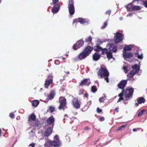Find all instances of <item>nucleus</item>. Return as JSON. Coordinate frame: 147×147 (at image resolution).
<instances>
[{
	"mask_svg": "<svg viewBox=\"0 0 147 147\" xmlns=\"http://www.w3.org/2000/svg\"><path fill=\"white\" fill-rule=\"evenodd\" d=\"M97 74L98 76L100 77L99 78H104L107 83L109 82L108 77L109 74L106 68L101 67L100 69L99 70Z\"/></svg>",
	"mask_w": 147,
	"mask_h": 147,
	"instance_id": "f257e3e1",
	"label": "nucleus"
},
{
	"mask_svg": "<svg viewBox=\"0 0 147 147\" xmlns=\"http://www.w3.org/2000/svg\"><path fill=\"white\" fill-rule=\"evenodd\" d=\"M131 67L133 70L128 73L127 76L128 77L127 78H129V80H134L135 79L133 78L134 76L139 73L140 70V67L137 64H135L132 66Z\"/></svg>",
	"mask_w": 147,
	"mask_h": 147,
	"instance_id": "f03ea898",
	"label": "nucleus"
},
{
	"mask_svg": "<svg viewBox=\"0 0 147 147\" xmlns=\"http://www.w3.org/2000/svg\"><path fill=\"white\" fill-rule=\"evenodd\" d=\"M134 92V89L131 87H128L124 90V96L126 101L132 98Z\"/></svg>",
	"mask_w": 147,
	"mask_h": 147,
	"instance_id": "7ed1b4c3",
	"label": "nucleus"
},
{
	"mask_svg": "<svg viewBox=\"0 0 147 147\" xmlns=\"http://www.w3.org/2000/svg\"><path fill=\"white\" fill-rule=\"evenodd\" d=\"M72 104L76 109H79L80 108L81 102L78 99L76 98H74L72 100Z\"/></svg>",
	"mask_w": 147,
	"mask_h": 147,
	"instance_id": "20e7f679",
	"label": "nucleus"
},
{
	"mask_svg": "<svg viewBox=\"0 0 147 147\" xmlns=\"http://www.w3.org/2000/svg\"><path fill=\"white\" fill-rule=\"evenodd\" d=\"M114 41L116 43H117L121 42L123 40L124 35L122 33L119 32H117Z\"/></svg>",
	"mask_w": 147,
	"mask_h": 147,
	"instance_id": "39448f33",
	"label": "nucleus"
},
{
	"mask_svg": "<svg viewBox=\"0 0 147 147\" xmlns=\"http://www.w3.org/2000/svg\"><path fill=\"white\" fill-rule=\"evenodd\" d=\"M46 140L45 143L44 145L45 147H50L51 145L55 147L58 146L59 144L58 142L51 141L49 139H47Z\"/></svg>",
	"mask_w": 147,
	"mask_h": 147,
	"instance_id": "423d86ee",
	"label": "nucleus"
},
{
	"mask_svg": "<svg viewBox=\"0 0 147 147\" xmlns=\"http://www.w3.org/2000/svg\"><path fill=\"white\" fill-rule=\"evenodd\" d=\"M84 42L83 40H80L74 45L73 48L74 50H77L82 47L84 45Z\"/></svg>",
	"mask_w": 147,
	"mask_h": 147,
	"instance_id": "0eeeda50",
	"label": "nucleus"
},
{
	"mask_svg": "<svg viewBox=\"0 0 147 147\" xmlns=\"http://www.w3.org/2000/svg\"><path fill=\"white\" fill-rule=\"evenodd\" d=\"M129 80V78H127L126 80H123L121 81L118 84V88L120 89H121L122 90H124V89L127 84V81Z\"/></svg>",
	"mask_w": 147,
	"mask_h": 147,
	"instance_id": "6e6552de",
	"label": "nucleus"
},
{
	"mask_svg": "<svg viewBox=\"0 0 147 147\" xmlns=\"http://www.w3.org/2000/svg\"><path fill=\"white\" fill-rule=\"evenodd\" d=\"M90 83V80L88 79L85 78L80 83L79 85L80 86H83L84 85L88 86Z\"/></svg>",
	"mask_w": 147,
	"mask_h": 147,
	"instance_id": "1a4fd4ad",
	"label": "nucleus"
},
{
	"mask_svg": "<svg viewBox=\"0 0 147 147\" xmlns=\"http://www.w3.org/2000/svg\"><path fill=\"white\" fill-rule=\"evenodd\" d=\"M59 99L60 103V105L58 107L59 109L60 110L62 109H64V97L61 96L59 97Z\"/></svg>",
	"mask_w": 147,
	"mask_h": 147,
	"instance_id": "9d476101",
	"label": "nucleus"
},
{
	"mask_svg": "<svg viewBox=\"0 0 147 147\" xmlns=\"http://www.w3.org/2000/svg\"><path fill=\"white\" fill-rule=\"evenodd\" d=\"M93 49V47L89 46L86 47L83 51L88 56Z\"/></svg>",
	"mask_w": 147,
	"mask_h": 147,
	"instance_id": "9b49d317",
	"label": "nucleus"
},
{
	"mask_svg": "<svg viewBox=\"0 0 147 147\" xmlns=\"http://www.w3.org/2000/svg\"><path fill=\"white\" fill-rule=\"evenodd\" d=\"M133 56V54L131 52H123V57L125 59H131Z\"/></svg>",
	"mask_w": 147,
	"mask_h": 147,
	"instance_id": "f8f14e48",
	"label": "nucleus"
},
{
	"mask_svg": "<svg viewBox=\"0 0 147 147\" xmlns=\"http://www.w3.org/2000/svg\"><path fill=\"white\" fill-rule=\"evenodd\" d=\"M60 5L59 4L57 3L55 5L52 9V11L54 13H57L59 9Z\"/></svg>",
	"mask_w": 147,
	"mask_h": 147,
	"instance_id": "ddd939ff",
	"label": "nucleus"
},
{
	"mask_svg": "<svg viewBox=\"0 0 147 147\" xmlns=\"http://www.w3.org/2000/svg\"><path fill=\"white\" fill-rule=\"evenodd\" d=\"M54 118L53 116H51L47 120V124L49 125H52V128L53 127L54 125Z\"/></svg>",
	"mask_w": 147,
	"mask_h": 147,
	"instance_id": "4468645a",
	"label": "nucleus"
},
{
	"mask_svg": "<svg viewBox=\"0 0 147 147\" xmlns=\"http://www.w3.org/2000/svg\"><path fill=\"white\" fill-rule=\"evenodd\" d=\"M88 56L87 54L83 51L78 56V57L80 60L85 59Z\"/></svg>",
	"mask_w": 147,
	"mask_h": 147,
	"instance_id": "2eb2a0df",
	"label": "nucleus"
},
{
	"mask_svg": "<svg viewBox=\"0 0 147 147\" xmlns=\"http://www.w3.org/2000/svg\"><path fill=\"white\" fill-rule=\"evenodd\" d=\"M53 128L52 127L48 128L44 132V135L47 137L49 136L52 133Z\"/></svg>",
	"mask_w": 147,
	"mask_h": 147,
	"instance_id": "dca6fc26",
	"label": "nucleus"
},
{
	"mask_svg": "<svg viewBox=\"0 0 147 147\" xmlns=\"http://www.w3.org/2000/svg\"><path fill=\"white\" fill-rule=\"evenodd\" d=\"M53 82V79L51 78L49 80H46L45 83L44 84L45 87L47 88Z\"/></svg>",
	"mask_w": 147,
	"mask_h": 147,
	"instance_id": "f3484780",
	"label": "nucleus"
},
{
	"mask_svg": "<svg viewBox=\"0 0 147 147\" xmlns=\"http://www.w3.org/2000/svg\"><path fill=\"white\" fill-rule=\"evenodd\" d=\"M109 49L111 51H113L114 52H116L117 51V47L114 45L111 44L109 45Z\"/></svg>",
	"mask_w": 147,
	"mask_h": 147,
	"instance_id": "a211bd4d",
	"label": "nucleus"
},
{
	"mask_svg": "<svg viewBox=\"0 0 147 147\" xmlns=\"http://www.w3.org/2000/svg\"><path fill=\"white\" fill-rule=\"evenodd\" d=\"M100 57V55L96 53H95L93 56V59L94 61H97L98 60Z\"/></svg>",
	"mask_w": 147,
	"mask_h": 147,
	"instance_id": "6ab92c4d",
	"label": "nucleus"
},
{
	"mask_svg": "<svg viewBox=\"0 0 147 147\" xmlns=\"http://www.w3.org/2000/svg\"><path fill=\"white\" fill-rule=\"evenodd\" d=\"M55 94L56 93L55 91H52L48 96L49 99L50 100H52Z\"/></svg>",
	"mask_w": 147,
	"mask_h": 147,
	"instance_id": "aec40b11",
	"label": "nucleus"
},
{
	"mask_svg": "<svg viewBox=\"0 0 147 147\" xmlns=\"http://www.w3.org/2000/svg\"><path fill=\"white\" fill-rule=\"evenodd\" d=\"M36 119V117L34 114H32L29 117L28 121L30 122L31 121H34Z\"/></svg>",
	"mask_w": 147,
	"mask_h": 147,
	"instance_id": "412c9836",
	"label": "nucleus"
},
{
	"mask_svg": "<svg viewBox=\"0 0 147 147\" xmlns=\"http://www.w3.org/2000/svg\"><path fill=\"white\" fill-rule=\"evenodd\" d=\"M132 2L131 3H130L127 5L126 7L127 9V11H133V5L132 4Z\"/></svg>",
	"mask_w": 147,
	"mask_h": 147,
	"instance_id": "4be33fe9",
	"label": "nucleus"
},
{
	"mask_svg": "<svg viewBox=\"0 0 147 147\" xmlns=\"http://www.w3.org/2000/svg\"><path fill=\"white\" fill-rule=\"evenodd\" d=\"M68 8L70 14L71 15H73L75 12L74 7H69Z\"/></svg>",
	"mask_w": 147,
	"mask_h": 147,
	"instance_id": "5701e85b",
	"label": "nucleus"
},
{
	"mask_svg": "<svg viewBox=\"0 0 147 147\" xmlns=\"http://www.w3.org/2000/svg\"><path fill=\"white\" fill-rule=\"evenodd\" d=\"M91 101H89L87 102V104L86 105H85L84 108H83L82 110L83 111H85L86 110L85 109V108H86V110L88 109V108L91 105Z\"/></svg>",
	"mask_w": 147,
	"mask_h": 147,
	"instance_id": "b1692460",
	"label": "nucleus"
},
{
	"mask_svg": "<svg viewBox=\"0 0 147 147\" xmlns=\"http://www.w3.org/2000/svg\"><path fill=\"white\" fill-rule=\"evenodd\" d=\"M102 48L99 45L95 46L94 47V50L96 52H99L102 50Z\"/></svg>",
	"mask_w": 147,
	"mask_h": 147,
	"instance_id": "393cba45",
	"label": "nucleus"
},
{
	"mask_svg": "<svg viewBox=\"0 0 147 147\" xmlns=\"http://www.w3.org/2000/svg\"><path fill=\"white\" fill-rule=\"evenodd\" d=\"M107 56L108 59H111L113 58V56L112 53L110 51H108L107 54Z\"/></svg>",
	"mask_w": 147,
	"mask_h": 147,
	"instance_id": "a878e982",
	"label": "nucleus"
},
{
	"mask_svg": "<svg viewBox=\"0 0 147 147\" xmlns=\"http://www.w3.org/2000/svg\"><path fill=\"white\" fill-rule=\"evenodd\" d=\"M54 140L53 141V142H58L59 143V144L58 146H60L61 145V142L59 139V137L57 135H56L54 137Z\"/></svg>",
	"mask_w": 147,
	"mask_h": 147,
	"instance_id": "bb28decb",
	"label": "nucleus"
},
{
	"mask_svg": "<svg viewBox=\"0 0 147 147\" xmlns=\"http://www.w3.org/2000/svg\"><path fill=\"white\" fill-rule=\"evenodd\" d=\"M131 48L129 46H125L123 49V52H126L127 51H131Z\"/></svg>",
	"mask_w": 147,
	"mask_h": 147,
	"instance_id": "cd10ccee",
	"label": "nucleus"
},
{
	"mask_svg": "<svg viewBox=\"0 0 147 147\" xmlns=\"http://www.w3.org/2000/svg\"><path fill=\"white\" fill-rule=\"evenodd\" d=\"M145 101V99L142 97H141L139 98L137 100V102L138 103L141 104L142 103H144Z\"/></svg>",
	"mask_w": 147,
	"mask_h": 147,
	"instance_id": "c85d7f7f",
	"label": "nucleus"
},
{
	"mask_svg": "<svg viewBox=\"0 0 147 147\" xmlns=\"http://www.w3.org/2000/svg\"><path fill=\"white\" fill-rule=\"evenodd\" d=\"M74 3L73 0H69V4H68V7H74Z\"/></svg>",
	"mask_w": 147,
	"mask_h": 147,
	"instance_id": "c756f323",
	"label": "nucleus"
},
{
	"mask_svg": "<svg viewBox=\"0 0 147 147\" xmlns=\"http://www.w3.org/2000/svg\"><path fill=\"white\" fill-rule=\"evenodd\" d=\"M39 102L37 100H34L32 102V105L34 107H36L39 104Z\"/></svg>",
	"mask_w": 147,
	"mask_h": 147,
	"instance_id": "7c9ffc66",
	"label": "nucleus"
},
{
	"mask_svg": "<svg viewBox=\"0 0 147 147\" xmlns=\"http://www.w3.org/2000/svg\"><path fill=\"white\" fill-rule=\"evenodd\" d=\"M92 37L91 36H90L86 38L85 41L86 42L91 43L92 41Z\"/></svg>",
	"mask_w": 147,
	"mask_h": 147,
	"instance_id": "2f4dec72",
	"label": "nucleus"
},
{
	"mask_svg": "<svg viewBox=\"0 0 147 147\" xmlns=\"http://www.w3.org/2000/svg\"><path fill=\"white\" fill-rule=\"evenodd\" d=\"M101 51H102L101 54L103 55L107 54L108 52L107 49L106 48L104 49L102 48V50Z\"/></svg>",
	"mask_w": 147,
	"mask_h": 147,
	"instance_id": "473e14b6",
	"label": "nucleus"
},
{
	"mask_svg": "<svg viewBox=\"0 0 147 147\" xmlns=\"http://www.w3.org/2000/svg\"><path fill=\"white\" fill-rule=\"evenodd\" d=\"M34 125L35 126H36L38 129H39L41 127L40 123L38 121H37L35 123Z\"/></svg>",
	"mask_w": 147,
	"mask_h": 147,
	"instance_id": "72a5a7b5",
	"label": "nucleus"
},
{
	"mask_svg": "<svg viewBox=\"0 0 147 147\" xmlns=\"http://www.w3.org/2000/svg\"><path fill=\"white\" fill-rule=\"evenodd\" d=\"M141 9L140 7L138 6H134L133 7V10H138Z\"/></svg>",
	"mask_w": 147,
	"mask_h": 147,
	"instance_id": "f704fd0d",
	"label": "nucleus"
},
{
	"mask_svg": "<svg viewBox=\"0 0 147 147\" xmlns=\"http://www.w3.org/2000/svg\"><path fill=\"white\" fill-rule=\"evenodd\" d=\"M79 18V22L81 24H84L86 22L85 20L82 18Z\"/></svg>",
	"mask_w": 147,
	"mask_h": 147,
	"instance_id": "c9c22d12",
	"label": "nucleus"
},
{
	"mask_svg": "<svg viewBox=\"0 0 147 147\" xmlns=\"http://www.w3.org/2000/svg\"><path fill=\"white\" fill-rule=\"evenodd\" d=\"M146 111L145 110L143 109L138 114V117H140L142 116L144 112Z\"/></svg>",
	"mask_w": 147,
	"mask_h": 147,
	"instance_id": "e433bc0d",
	"label": "nucleus"
},
{
	"mask_svg": "<svg viewBox=\"0 0 147 147\" xmlns=\"http://www.w3.org/2000/svg\"><path fill=\"white\" fill-rule=\"evenodd\" d=\"M106 97H102L100 98L99 99V101L101 103L104 102V101L105 100Z\"/></svg>",
	"mask_w": 147,
	"mask_h": 147,
	"instance_id": "4c0bfd02",
	"label": "nucleus"
},
{
	"mask_svg": "<svg viewBox=\"0 0 147 147\" xmlns=\"http://www.w3.org/2000/svg\"><path fill=\"white\" fill-rule=\"evenodd\" d=\"M97 90V89L95 86H93L91 88V91L93 92H95Z\"/></svg>",
	"mask_w": 147,
	"mask_h": 147,
	"instance_id": "58836bf2",
	"label": "nucleus"
},
{
	"mask_svg": "<svg viewBox=\"0 0 147 147\" xmlns=\"http://www.w3.org/2000/svg\"><path fill=\"white\" fill-rule=\"evenodd\" d=\"M107 22L106 21L104 23L103 25L101 27V28L102 29H104L106 27V26H107Z\"/></svg>",
	"mask_w": 147,
	"mask_h": 147,
	"instance_id": "ea45409f",
	"label": "nucleus"
},
{
	"mask_svg": "<svg viewBox=\"0 0 147 147\" xmlns=\"http://www.w3.org/2000/svg\"><path fill=\"white\" fill-rule=\"evenodd\" d=\"M124 90H122V92L118 94V96H119V97H123V94H124Z\"/></svg>",
	"mask_w": 147,
	"mask_h": 147,
	"instance_id": "a19ab883",
	"label": "nucleus"
},
{
	"mask_svg": "<svg viewBox=\"0 0 147 147\" xmlns=\"http://www.w3.org/2000/svg\"><path fill=\"white\" fill-rule=\"evenodd\" d=\"M55 109V108L54 107L52 106H51L49 107V110L51 112H53Z\"/></svg>",
	"mask_w": 147,
	"mask_h": 147,
	"instance_id": "79ce46f5",
	"label": "nucleus"
},
{
	"mask_svg": "<svg viewBox=\"0 0 147 147\" xmlns=\"http://www.w3.org/2000/svg\"><path fill=\"white\" fill-rule=\"evenodd\" d=\"M79 22V18L75 19L73 21V24H74L76 22Z\"/></svg>",
	"mask_w": 147,
	"mask_h": 147,
	"instance_id": "37998d69",
	"label": "nucleus"
},
{
	"mask_svg": "<svg viewBox=\"0 0 147 147\" xmlns=\"http://www.w3.org/2000/svg\"><path fill=\"white\" fill-rule=\"evenodd\" d=\"M126 125H122L121 126L119 127L118 129H117V130H121L122 128H124L126 126Z\"/></svg>",
	"mask_w": 147,
	"mask_h": 147,
	"instance_id": "c03bdc74",
	"label": "nucleus"
},
{
	"mask_svg": "<svg viewBox=\"0 0 147 147\" xmlns=\"http://www.w3.org/2000/svg\"><path fill=\"white\" fill-rule=\"evenodd\" d=\"M123 69L125 73H126L128 71L127 69V67L126 66H123Z\"/></svg>",
	"mask_w": 147,
	"mask_h": 147,
	"instance_id": "a18cd8bd",
	"label": "nucleus"
},
{
	"mask_svg": "<svg viewBox=\"0 0 147 147\" xmlns=\"http://www.w3.org/2000/svg\"><path fill=\"white\" fill-rule=\"evenodd\" d=\"M9 116L11 119H13L14 118L15 116L13 113H11L9 114Z\"/></svg>",
	"mask_w": 147,
	"mask_h": 147,
	"instance_id": "49530a36",
	"label": "nucleus"
},
{
	"mask_svg": "<svg viewBox=\"0 0 147 147\" xmlns=\"http://www.w3.org/2000/svg\"><path fill=\"white\" fill-rule=\"evenodd\" d=\"M28 131L29 133H33V130L30 127L28 129Z\"/></svg>",
	"mask_w": 147,
	"mask_h": 147,
	"instance_id": "de8ad7c7",
	"label": "nucleus"
},
{
	"mask_svg": "<svg viewBox=\"0 0 147 147\" xmlns=\"http://www.w3.org/2000/svg\"><path fill=\"white\" fill-rule=\"evenodd\" d=\"M111 12V11L110 10H108L106 11V14L109 16Z\"/></svg>",
	"mask_w": 147,
	"mask_h": 147,
	"instance_id": "09e8293b",
	"label": "nucleus"
},
{
	"mask_svg": "<svg viewBox=\"0 0 147 147\" xmlns=\"http://www.w3.org/2000/svg\"><path fill=\"white\" fill-rule=\"evenodd\" d=\"M124 100V98L123 97H119V98L118 99L117 102H118L121 101L122 100Z\"/></svg>",
	"mask_w": 147,
	"mask_h": 147,
	"instance_id": "8fccbe9b",
	"label": "nucleus"
},
{
	"mask_svg": "<svg viewBox=\"0 0 147 147\" xmlns=\"http://www.w3.org/2000/svg\"><path fill=\"white\" fill-rule=\"evenodd\" d=\"M97 111L98 113H99L102 112V109H100L99 108H97Z\"/></svg>",
	"mask_w": 147,
	"mask_h": 147,
	"instance_id": "3c124183",
	"label": "nucleus"
},
{
	"mask_svg": "<svg viewBox=\"0 0 147 147\" xmlns=\"http://www.w3.org/2000/svg\"><path fill=\"white\" fill-rule=\"evenodd\" d=\"M138 58L139 59H142L143 58L142 55V54H141L140 55H138Z\"/></svg>",
	"mask_w": 147,
	"mask_h": 147,
	"instance_id": "603ef678",
	"label": "nucleus"
},
{
	"mask_svg": "<svg viewBox=\"0 0 147 147\" xmlns=\"http://www.w3.org/2000/svg\"><path fill=\"white\" fill-rule=\"evenodd\" d=\"M83 90H82V89H80L79 91V95H80L82 94L83 93Z\"/></svg>",
	"mask_w": 147,
	"mask_h": 147,
	"instance_id": "864d4df0",
	"label": "nucleus"
},
{
	"mask_svg": "<svg viewBox=\"0 0 147 147\" xmlns=\"http://www.w3.org/2000/svg\"><path fill=\"white\" fill-rule=\"evenodd\" d=\"M105 120V118L103 117H101L99 119V121H104Z\"/></svg>",
	"mask_w": 147,
	"mask_h": 147,
	"instance_id": "5fc2aeb1",
	"label": "nucleus"
},
{
	"mask_svg": "<svg viewBox=\"0 0 147 147\" xmlns=\"http://www.w3.org/2000/svg\"><path fill=\"white\" fill-rule=\"evenodd\" d=\"M59 0H52L53 4L57 3L58 1Z\"/></svg>",
	"mask_w": 147,
	"mask_h": 147,
	"instance_id": "6e6d98bb",
	"label": "nucleus"
},
{
	"mask_svg": "<svg viewBox=\"0 0 147 147\" xmlns=\"http://www.w3.org/2000/svg\"><path fill=\"white\" fill-rule=\"evenodd\" d=\"M35 144H31L29 146V147H34Z\"/></svg>",
	"mask_w": 147,
	"mask_h": 147,
	"instance_id": "4d7b16f0",
	"label": "nucleus"
},
{
	"mask_svg": "<svg viewBox=\"0 0 147 147\" xmlns=\"http://www.w3.org/2000/svg\"><path fill=\"white\" fill-rule=\"evenodd\" d=\"M143 5L145 7L147 8V1L144 3Z\"/></svg>",
	"mask_w": 147,
	"mask_h": 147,
	"instance_id": "13d9d810",
	"label": "nucleus"
},
{
	"mask_svg": "<svg viewBox=\"0 0 147 147\" xmlns=\"http://www.w3.org/2000/svg\"><path fill=\"white\" fill-rule=\"evenodd\" d=\"M119 107L118 106L117 107H116L115 109V111H116L117 113H118L119 112Z\"/></svg>",
	"mask_w": 147,
	"mask_h": 147,
	"instance_id": "bf43d9fd",
	"label": "nucleus"
},
{
	"mask_svg": "<svg viewBox=\"0 0 147 147\" xmlns=\"http://www.w3.org/2000/svg\"><path fill=\"white\" fill-rule=\"evenodd\" d=\"M84 129L85 130H88L90 129V128L89 127H86L84 128Z\"/></svg>",
	"mask_w": 147,
	"mask_h": 147,
	"instance_id": "052dcab7",
	"label": "nucleus"
},
{
	"mask_svg": "<svg viewBox=\"0 0 147 147\" xmlns=\"http://www.w3.org/2000/svg\"><path fill=\"white\" fill-rule=\"evenodd\" d=\"M139 129L138 128H134L133 129V131H138V130Z\"/></svg>",
	"mask_w": 147,
	"mask_h": 147,
	"instance_id": "680f3d73",
	"label": "nucleus"
},
{
	"mask_svg": "<svg viewBox=\"0 0 147 147\" xmlns=\"http://www.w3.org/2000/svg\"><path fill=\"white\" fill-rule=\"evenodd\" d=\"M84 96L85 97H88V93H86L85 94V95H84Z\"/></svg>",
	"mask_w": 147,
	"mask_h": 147,
	"instance_id": "e2e57ef3",
	"label": "nucleus"
},
{
	"mask_svg": "<svg viewBox=\"0 0 147 147\" xmlns=\"http://www.w3.org/2000/svg\"><path fill=\"white\" fill-rule=\"evenodd\" d=\"M71 119H77V118L74 117H72L71 118Z\"/></svg>",
	"mask_w": 147,
	"mask_h": 147,
	"instance_id": "0e129e2a",
	"label": "nucleus"
},
{
	"mask_svg": "<svg viewBox=\"0 0 147 147\" xmlns=\"http://www.w3.org/2000/svg\"><path fill=\"white\" fill-rule=\"evenodd\" d=\"M127 101H126V100H125V99L124 100V101H123V102L125 104H127Z\"/></svg>",
	"mask_w": 147,
	"mask_h": 147,
	"instance_id": "69168bd1",
	"label": "nucleus"
},
{
	"mask_svg": "<svg viewBox=\"0 0 147 147\" xmlns=\"http://www.w3.org/2000/svg\"><path fill=\"white\" fill-rule=\"evenodd\" d=\"M139 104V103H136L135 104V105L136 107H138V106Z\"/></svg>",
	"mask_w": 147,
	"mask_h": 147,
	"instance_id": "338daca9",
	"label": "nucleus"
},
{
	"mask_svg": "<svg viewBox=\"0 0 147 147\" xmlns=\"http://www.w3.org/2000/svg\"><path fill=\"white\" fill-rule=\"evenodd\" d=\"M66 74H69V71H67V72L66 73Z\"/></svg>",
	"mask_w": 147,
	"mask_h": 147,
	"instance_id": "774afa93",
	"label": "nucleus"
}]
</instances>
